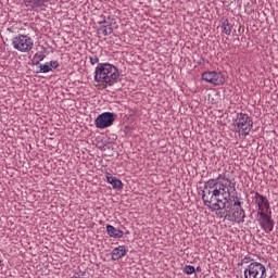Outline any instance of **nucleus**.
<instances>
[{
    "instance_id": "nucleus-7",
    "label": "nucleus",
    "mask_w": 278,
    "mask_h": 278,
    "mask_svg": "<svg viewBox=\"0 0 278 278\" xmlns=\"http://www.w3.org/2000/svg\"><path fill=\"white\" fill-rule=\"evenodd\" d=\"M202 79L207 84H213V86H223L225 84V76L220 72H204Z\"/></svg>"
},
{
    "instance_id": "nucleus-6",
    "label": "nucleus",
    "mask_w": 278,
    "mask_h": 278,
    "mask_svg": "<svg viewBox=\"0 0 278 278\" xmlns=\"http://www.w3.org/2000/svg\"><path fill=\"white\" fill-rule=\"evenodd\" d=\"M114 121H116V114L112 112H104L94 121V125L97 129H108V127H112L114 125Z\"/></svg>"
},
{
    "instance_id": "nucleus-13",
    "label": "nucleus",
    "mask_w": 278,
    "mask_h": 278,
    "mask_svg": "<svg viewBox=\"0 0 278 278\" xmlns=\"http://www.w3.org/2000/svg\"><path fill=\"white\" fill-rule=\"evenodd\" d=\"M106 233L110 236V238H123V236H125L123 230L117 229L112 225H106Z\"/></svg>"
},
{
    "instance_id": "nucleus-18",
    "label": "nucleus",
    "mask_w": 278,
    "mask_h": 278,
    "mask_svg": "<svg viewBox=\"0 0 278 278\" xmlns=\"http://www.w3.org/2000/svg\"><path fill=\"white\" fill-rule=\"evenodd\" d=\"M49 64L52 71H55V68L60 66V63H58V61H50Z\"/></svg>"
},
{
    "instance_id": "nucleus-10",
    "label": "nucleus",
    "mask_w": 278,
    "mask_h": 278,
    "mask_svg": "<svg viewBox=\"0 0 278 278\" xmlns=\"http://www.w3.org/2000/svg\"><path fill=\"white\" fill-rule=\"evenodd\" d=\"M254 203L258 207V212H264V210H270V202H268V199L260 192L254 193Z\"/></svg>"
},
{
    "instance_id": "nucleus-11",
    "label": "nucleus",
    "mask_w": 278,
    "mask_h": 278,
    "mask_svg": "<svg viewBox=\"0 0 278 278\" xmlns=\"http://www.w3.org/2000/svg\"><path fill=\"white\" fill-rule=\"evenodd\" d=\"M128 251L129 250H127V248H125V245H119L117 248H114L111 253V257H112L113 262L123 260V257H125V255H127Z\"/></svg>"
},
{
    "instance_id": "nucleus-12",
    "label": "nucleus",
    "mask_w": 278,
    "mask_h": 278,
    "mask_svg": "<svg viewBox=\"0 0 278 278\" xmlns=\"http://www.w3.org/2000/svg\"><path fill=\"white\" fill-rule=\"evenodd\" d=\"M106 181L112 186L113 190H123V181L112 176L111 173H105Z\"/></svg>"
},
{
    "instance_id": "nucleus-8",
    "label": "nucleus",
    "mask_w": 278,
    "mask_h": 278,
    "mask_svg": "<svg viewBox=\"0 0 278 278\" xmlns=\"http://www.w3.org/2000/svg\"><path fill=\"white\" fill-rule=\"evenodd\" d=\"M257 217L262 229H264L266 233H270L275 227V223L273 222L270 215L266 214L265 212H257Z\"/></svg>"
},
{
    "instance_id": "nucleus-15",
    "label": "nucleus",
    "mask_w": 278,
    "mask_h": 278,
    "mask_svg": "<svg viewBox=\"0 0 278 278\" xmlns=\"http://www.w3.org/2000/svg\"><path fill=\"white\" fill-rule=\"evenodd\" d=\"M223 31L226 34V36H231V24H229V20H225L223 22Z\"/></svg>"
},
{
    "instance_id": "nucleus-21",
    "label": "nucleus",
    "mask_w": 278,
    "mask_h": 278,
    "mask_svg": "<svg viewBox=\"0 0 278 278\" xmlns=\"http://www.w3.org/2000/svg\"><path fill=\"white\" fill-rule=\"evenodd\" d=\"M35 58H39L40 61L45 60V58H42V55H38V54H36Z\"/></svg>"
},
{
    "instance_id": "nucleus-14",
    "label": "nucleus",
    "mask_w": 278,
    "mask_h": 278,
    "mask_svg": "<svg viewBox=\"0 0 278 278\" xmlns=\"http://www.w3.org/2000/svg\"><path fill=\"white\" fill-rule=\"evenodd\" d=\"M99 34H102V36H110V34H112V31H114V29L112 28V24L110 23H104L101 25V27L99 28Z\"/></svg>"
},
{
    "instance_id": "nucleus-4",
    "label": "nucleus",
    "mask_w": 278,
    "mask_h": 278,
    "mask_svg": "<svg viewBox=\"0 0 278 278\" xmlns=\"http://www.w3.org/2000/svg\"><path fill=\"white\" fill-rule=\"evenodd\" d=\"M245 278H266L268 277L266 274V265L260 262L250 263L244 269Z\"/></svg>"
},
{
    "instance_id": "nucleus-5",
    "label": "nucleus",
    "mask_w": 278,
    "mask_h": 278,
    "mask_svg": "<svg viewBox=\"0 0 278 278\" xmlns=\"http://www.w3.org/2000/svg\"><path fill=\"white\" fill-rule=\"evenodd\" d=\"M236 131H238L243 136H249L251 134V129H253V119L245 113H239L237 115V124H236Z\"/></svg>"
},
{
    "instance_id": "nucleus-3",
    "label": "nucleus",
    "mask_w": 278,
    "mask_h": 278,
    "mask_svg": "<svg viewBox=\"0 0 278 278\" xmlns=\"http://www.w3.org/2000/svg\"><path fill=\"white\" fill-rule=\"evenodd\" d=\"M12 47L20 53H29L34 49V39L27 35H18L13 37Z\"/></svg>"
},
{
    "instance_id": "nucleus-1",
    "label": "nucleus",
    "mask_w": 278,
    "mask_h": 278,
    "mask_svg": "<svg viewBox=\"0 0 278 278\" xmlns=\"http://www.w3.org/2000/svg\"><path fill=\"white\" fill-rule=\"evenodd\" d=\"M231 197V180L219 174L216 179L211 178L204 184L202 200L211 212H220L227 207Z\"/></svg>"
},
{
    "instance_id": "nucleus-2",
    "label": "nucleus",
    "mask_w": 278,
    "mask_h": 278,
    "mask_svg": "<svg viewBox=\"0 0 278 278\" xmlns=\"http://www.w3.org/2000/svg\"><path fill=\"white\" fill-rule=\"evenodd\" d=\"M121 73L118 67L110 63H99L94 71V81L99 90H105L108 86L118 84Z\"/></svg>"
},
{
    "instance_id": "nucleus-9",
    "label": "nucleus",
    "mask_w": 278,
    "mask_h": 278,
    "mask_svg": "<svg viewBox=\"0 0 278 278\" xmlns=\"http://www.w3.org/2000/svg\"><path fill=\"white\" fill-rule=\"evenodd\" d=\"M235 211L232 212V220L235 223H244V208H242V202L235 201L233 202Z\"/></svg>"
},
{
    "instance_id": "nucleus-16",
    "label": "nucleus",
    "mask_w": 278,
    "mask_h": 278,
    "mask_svg": "<svg viewBox=\"0 0 278 278\" xmlns=\"http://www.w3.org/2000/svg\"><path fill=\"white\" fill-rule=\"evenodd\" d=\"M39 68L40 73H51V71H53L49 62H47L46 64H41Z\"/></svg>"
},
{
    "instance_id": "nucleus-19",
    "label": "nucleus",
    "mask_w": 278,
    "mask_h": 278,
    "mask_svg": "<svg viewBox=\"0 0 278 278\" xmlns=\"http://www.w3.org/2000/svg\"><path fill=\"white\" fill-rule=\"evenodd\" d=\"M90 64H92V66H94V64H99V58L97 56H90Z\"/></svg>"
},
{
    "instance_id": "nucleus-17",
    "label": "nucleus",
    "mask_w": 278,
    "mask_h": 278,
    "mask_svg": "<svg viewBox=\"0 0 278 278\" xmlns=\"http://www.w3.org/2000/svg\"><path fill=\"white\" fill-rule=\"evenodd\" d=\"M194 266H192V265H187V266H185L184 267V273H185V275H192L193 273H194Z\"/></svg>"
},
{
    "instance_id": "nucleus-20",
    "label": "nucleus",
    "mask_w": 278,
    "mask_h": 278,
    "mask_svg": "<svg viewBox=\"0 0 278 278\" xmlns=\"http://www.w3.org/2000/svg\"><path fill=\"white\" fill-rule=\"evenodd\" d=\"M40 1H49V0H27L28 3H33V5H38Z\"/></svg>"
}]
</instances>
